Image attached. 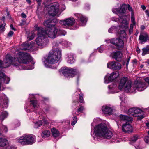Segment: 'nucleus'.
<instances>
[{
  "label": "nucleus",
  "instance_id": "bb28decb",
  "mask_svg": "<svg viewBox=\"0 0 149 149\" xmlns=\"http://www.w3.org/2000/svg\"><path fill=\"white\" fill-rule=\"evenodd\" d=\"M120 118L121 120L128 122H131L132 119L131 117L122 114L120 116Z\"/></svg>",
  "mask_w": 149,
  "mask_h": 149
},
{
  "label": "nucleus",
  "instance_id": "72a5a7b5",
  "mask_svg": "<svg viewBox=\"0 0 149 149\" xmlns=\"http://www.w3.org/2000/svg\"><path fill=\"white\" fill-rule=\"evenodd\" d=\"M77 91L80 92V93L79 94V98L78 100L79 101L80 103H83L84 101V98L83 97V94L82 93V92H81V90L80 89H78Z\"/></svg>",
  "mask_w": 149,
  "mask_h": 149
},
{
  "label": "nucleus",
  "instance_id": "f257e3e1",
  "mask_svg": "<svg viewBox=\"0 0 149 149\" xmlns=\"http://www.w3.org/2000/svg\"><path fill=\"white\" fill-rule=\"evenodd\" d=\"M17 58H12L11 56L8 54L4 60V63L6 65H4V63L2 65V61L0 60V67H2L1 71L3 68L9 67L11 64L17 68L21 67L19 63L27 64L31 59V57L28 53L24 52H19L17 55Z\"/></svg>",
  "mask_w": 149,
  "mask_h": 149
},
{
  "label": "nucleus",
  "instance_id": "5fc2aeb1",
  "mask_svg": "<svg viewBox=\"0 0 149 149\" xmlns=\"http://www.w3.org/2000/svg\"><path fill=\"white\" fill-rule=\"evenodd\" d=\"M14 32L12 31H10L8 34V36L9 37H11L13 35Z\"/></svg>",
  "mask_w": 149,
  "mask_h": 149
},
{
  "label": "nucleus",
  "instance_id": "ea45409f",
  "mask_svg": "<svg viewBox=\"0 0 149 149\" xmlns=\"http://www.w3.org/2000/svg\"><path fill=\"white\" fill-rule=\"evenodd\" d=\"M143 52L142 53V55L144 56L146 54H149L148 49L146 47V48H143L142 49Z\"/></svg>",
  "mask_w": 149,
  "mask_h": 149
},
{
  "label": "nucleus",
  "instance_id": "13d9d810",
  "mask_svg": "<svg viewBox=\"0 0 149 149\" xmlns=\"http://www.w3.org/2000/svg\"><path fill=\"white\" fill-rule=\"evenodd\" d=\"M98 50L99 52H100V53H102L103 52V48H102V47H100V48L98 49Z\"/></svg>",
  "mask_w": 149,
  "mask_h": 149
},
{
  "label": "nucleus",
  "instance_id": "37998d69",
  "mask_svg": "<svg viewBox=\"0 0 149 149\" xmlns=\"http://www.w3.org/2000/svg\"><path fill=\"white\" fill-rule=\"evenodd\" d=\"M35 34L34 33H32L31 34V36L28 37L29 39V40H31L33 39L35 37Z\"/></svg>",
  "mask_w": 149,
  "mask_h": 149
},
{
  "label": "nucleus",
  "instance_id": "8fccbe9b",
  "mask_svg": "<svg viewBox=\"0 0 149 149\" xmlns=\"http://www.w3.org/2000/svg\"><path fill=\"white\" fill-rule=\"evenodd\" d=\"M5 149H15V148L13 146L9 145L6 147Z\"/></svg>",
  "mask_w": 149,
  "mask_h": 149
},
{
  "label": "nucleus",
  "instance_id": "c03bdc74",
  "mask_svg": "<svg viewBox=\"0 0 149 149\" xmlns=\"http://www.w3.org/2000/svg\"><path fill=\"white\" fill-rule=\"evenodd\" d=\"M20 25L21 26H26L27 25V24L26 21L24 20H22V22L20 23Z\"/></svg>",
  "mask_w": 149,
  "mask_h": 149
},
{
  "label": "nucleus",
  "instance_id": "473e14b6",
  "mask_svg": "<svg viewBox=\"0 0 149 149\" xmlns=\"http://www.w3.org/2000/svg\"><path fill=\"white\" fill-rule=\"evenodd\" d=\"M75 61L74 56L72 55L69 56L68 59L67 60V62L69 64H72Z\"/></svg>",
  "mask_w": 149,
  "mask_h": 149
},
{
  "label": "nucleus",
  "instance_id": "dca6fc26",
  "mask_svg": "<svg viewBox=\"0 0 149 149\" xmlns=\"http://www.w3.org/2000/svg\"><path fill=\"white\" fill-rule=\"evenodd\" d=\"M124 86L125 91L127 93H136V89L134 85L131 86V82L130 81H127Z\"/></svg>",
  "mask_w": 149,
  "mask_h": 149
},
{
  "label": "nucleus",
  "instance_id": "09e8293b",
  "mask_svg": "<svg viewBox=\"0 0 149 149\" xmlns=\"http://www.w3.org/2000/svg\"><path fill=\"white\" fill-rule=\"evenodd\" d=\"M133 26L132 25H131L130 26V29L129 31V35H130L131 33H132L133 32Z\"/></svg>",
  "mask_w": 149,
  "mask_h": 149
},
{
  "label": "nucleus",
  "instance_id": "20e7f679",
  "mask_svg": "<svg viewBox=\"0 0 149 149\" xmlns=\"http://www.w3.org/2000/svg\"><path fill=\"white\" fill-rule=\"evenodd\" d=\"M37 38L36 39L37 44L41 48L46 46L48 44L49 40L47 38L44 34L43 28L38 27V28Z\"/></svg>",
  "mask_w": 149,
  "mask_h": 149
},
{
  "label": "nucleus",
  "instance_id": "bf43d9fd",
  "mask_svg": "<svg viewBox=\"0 0 149 149\" xmlns=\"http://www.w3.org/2000/svg\"><path fill=\"white\" fill-rule=\"evenodd\" d=\"M128 10L130 11H132V8L129 5H128Z\"/></svg>",
  "mask_w": 149,
  "mask_h": 149
},
{
  "label": "nucleus",
  "instance_id": "7c9ffc66",
  "mask_svg": "<svg viewBox=\"0 0 149 149\" xmlns=\"http://www.w3.org/2000/svg\"><path fill=\"white\" fill-rule=\"evenodd\" d=\"M52 134L53 136L56 138L59 135V133L58 131L55 128H53L51 129Z\"/></svg>",
  "mask_w": 149,
  "mask_h": 149
},
{
  "label": "nucleus",
  "instance_id": "e2e57ef3",
  "mask_svg": "<svg viewBox=\"0 0 149 149\" xmlns=\"http://www.w3.org/2000/svg\"><path fill=\"white\" fill-rule=\"evenodd\" d=\"M10 27L11 28V29L13 30L14 31H15L16 29H15L13 27V24H11L10 25Z\"/></svg>",
  "mask_w": 149,
  "mask_h": 149
},
{
  "label": "nucleus",
  "instance_id": "aec40b11",
  "mask_svg": "<svg viewBox=\"0 0 149 149\" xmlns=\"http://www.w3.org/2000/svg\"><path fill=\"white\" fill-rule=\"evenodd\" d=\"M122 130L123 131L125 132L130 133L132 131L133 129L130 124L126 123L125 124L123 125Z\"/></svg>",
  "mask_w": 149,
  "mask_h": 149
},
{
  "label": "nucleus",
  "instance_id": "f8f14e48",
  "mask_svg": "<svg viewBox=\"0 0 149 149\" xmlns=\"http://www.w3.org/2000/svg\"><path fill=\"white\" fill-rule=\"evenodd\" d=\"M107 67L114 70H119L121 68V65L119 63L112 61L107 63Z\"/></svg>",
  "mask_w": 149,
  "mask_h": 149
},
{
  "label": "nucleus",
  "instance_id": "864d4df0",
  "mask_svg": "<svg viewBox=\"0 0 149 149\" xmlns=\"http://www.w3.org/2000/svg\"><path fill=\"white\" fill-rule=\"evenodd\" d=\"M15 125V127L19 126L20 125V123L18 121H16L14 123Z\"/></svg>",
  "mask_w": 149,
  "mask_h": 149
},
{
  "label": "nucleus",
  "instance_id": "4be33fe9",
  "mask_svg": "<svg viewBox=\"0 0 149 149\" xmlns=\"http://www.w3.org/2000/svg\"><path fill=\"white\" fill-rule=\"evenodd\" d=\"M75 15L78 19H79L80 24L81 25L83 26L86 25L87 21L86 18L80 14L76 13L75 14Z\"/></svg>",
  "mask_w": 149,
  "mask_h": 149
},
{
  "label": "nucleus",
  "instance_id": "c9c22d12",
  "mask_svg": "<svg viewBox=\"0 0 149 149\" xmlns=\"http://www.w3.org/2000/svg\"><path fill=\"white\" fill-rule=\"evenodd\" d=\"M140 138V136L138 135H136L134 136L131 138V141L130 142L131 144H132V143L135 142L136 141Z\"/></svg>",
  "mask_w": 149,
  "mask_h": 149
},
{
  "label": "nucleus",
  "instance_id": "9d476101",
  "mask_svg": "<svg viewBox=\"0 0 149 149\" xmlns=\"http://www.w3.org/2000/svg\"><path fill=\"white\" fill-rule=\"evenodd\" d=\"M128 113L134 117H138V119L140 120L144 117L143 115L140 116L137 115L139 113L143 114H144V112L140 109L136 107L130 109L128 110Z\"/></svg>",
  "mask_w": 149,
  "mask_h": 149
},
{
  "label": "nucleus",
  "instance_id": "e433bc0d",
  "mask_svg": "<svg viewBox=\"0 0 149 149\" xmlns=\"http://www.w3.org/2000/svg\"><path fill=\"white\" fill-rule=\"evenodd\" d=\"M66 33V32L65 30H60L58 29L57 36L58 35H65Z\"/></svg>",
  "mask_w": 149,
  "mask_h": 149
},
{
  "label": "nucleus",
  "instance_id": "b1692460",
  "mask_svg": "<svg viewBox=\"0 0 149 149\" xmlns=\"http://www.w3.org/2000/svg\"><path fill=\"white\" fill-rule=\"evenodd\" d=\"M102 110L103 113L105 114L110 115L112 114L113 113L112 108L109 106H103L102 108Z\"/></svg>",
  "mask_w": 149,
  "mask_h": 149
},
{
  "label": "nucleus",
  "instance_id": "f704fd0d",
  "mask_svg": "<svg viewBox=\"0 0 149 149\" xmlns=\"http://www.w3.org/2000/svg\"><path fill=\"white\" fill-rule=\"evenodd\" d=\"M50 132L49 130H45L42 132L41 134V136L44 138L49 136L50 135Z\"/></svg>",
  "mask_w": 149,
  "mask_h": 149
},
{
  "label": "nucleus",
  "instance_id": "2eb2a0df",
  "mask_svg": "<svg viewBox=\"0 0 149 149\" xmlns=\"http://www.w3.org/2000/svg\"><path fill=\"white\" fill-rule=\"evenodd\" d=\"M134 86L136 90L139 91H142L146 88L145 83L140 81H135Z\"/></svg>",
  "mask_w": 149,
  "mask_h": 149
},
{
  "label": "nucleus",
  "instance_id": "5701e85b",
  "mask_svg": "<svg viewBox=\"0 0 149 149\" xmlns=\"http://www.w3.org/2000/svg\"><path fill=\"white\" fill-rule=\"evenodd\" d=\"M129 81H128L127 78V77H123L120 80L118 86V88L120 91L124 87L127 82Z\"/></svg>",
  "mask_w": 149,
  "mask_h": 149
},
{
  "label": "nucleus",
  "instance_id": "6e6d98bb",
  "mask_svg": "<svg viewBox=\"0 0 149 149\" xmlns=\"http://www.w3.org/2000/svg\"><path fill=\"white\" fill-rule=\"evenodd\" d=\"M6 12L7 13V17L8 18L10 19L11 18V16L10 15V13L8 10H6Z\"/></svg>",
  "mask_w": 149,
  "mask_h": 149
},
{
  "label": "nucleus",
  "instance_id": "603ef678",
  "mask_svg": "<svg viewBox=\"0 0 149 149\" xmlns=\"http://www.w3.org/2000/svg\"><path fill=\"white\" fill-rule=\"evenodd\" d=\"M2 128L5 132H6L8 131V128L6 126L3 125L2 127Z\"/></svg>",
  "mask_w": 149,
  "mask_h": 149
},
{
  "label": "nucleus",
  "instance_id": "6e6552de",
  "mask_svg": "<svg viewBox=\"0 0 149 149\" xmlns=\"http://www.w3.org/2000/svg\"><path fill=\"white\" fill-rule=\"evenodd\" d=\"M77 72V70L76 69L64 67L63 69L62 73L65 77L69 79L74 77Z\"/></svg>",
  "mask_w": 149,
  "mask_h": 149
},
{
  "label": "nucleus",
  "instance_id": "6ab92c4d",
  "mask_svg": "<svg viewBox=\"0 0 149 149\" xmlns=\"http://www.w3.org/2000/svg\"><path fill=\"white\" fill-rule=\"evenodd\" d=\"M57 20L56 19H53L52 20L48 19L44 22L43 24L46 27L49 28L52 26H55Z\"/></svg>",
  "mask_w": 149,
  "mask_h": 149
},
{
  "label": "nucleus",
  "instance_id": "4468645a",
  "mask_svg": "<svg viewBox=\"0 0 149 149\" xmlns=\"http://www.w3.org/2000/svg\"><path fill=\"white\" fill-rule=\"evenodd\" d=\"M139 43L143 44L149 40V34L146 32H141L139 38Z\"/></svg>",
  "mask_w": 149,
  "mask_h": 149
},
{
  "label": "nucleus",
  "instance_id": "69168bd1",
  "mask_svg": "<svg viewBox=\"0 0 149 149\" xmlns=\"http://www.w3.org/2000/svg\"><path fill=\"white\" fill-rule=\"evenodd\" d=\"M77 122L76 121H74L72 122L71 123V125H74L75 123H76Z\"/></svg>",
  "mask_w": 149,
  "mask_h": 149
},
{
  "label": "nucleus",
  "instance_id": "338daca9",
  "mask_svg": "<svg viewBox=\"0 0 149 149\" xmlns=\"http://www.w3.org/2000/svg\"><path fill=\"white\" fill-rule=\"evenodd\" d=\"M145 12L146 13V15L148 16V17H149V11L148 10H146Z\"/></svg>",
  "mask_w": 149,
  "mask_h": 149
},
{
  "label": "nucleus",
  "instance_id": "1a4fd4ad",
  "mask_svg": "<svg viewBox=\"0 0 149 149\" xmlns=\"http://www.w3.org/2000/svg\"><path fill=\"white\" fill-rule=\"evenodd\" d=\"M43 32H44V34L52 39L55 38L57 36L58 32V28L56 26H52L49 28L47 30L45 31L43 28Z\"/></svg>",
  "mask_w": 149,
  "mask_h": 149
},
{
  "label": "nucleus",
  "instance_id": "39448f33",
  "mask_svg": "<svg viewBox=\"0 0 149 149\" xmlns=\"http://www.w3.org/2000/svg\"><path fill=\"white\" fill-rule=\"evenodd\" d=\"M17 141L23 145H31L35 141V136L31 134H26L17 139Z\"/></svg>",
  "mask_w": 149,
  "mask_h": 149
},
{
  "label": "nucleus",
  "instance_id": "58836bf2",
  "mask_svg": "<svg viewBox=\"0 0 149 149\" xmlns=\"http://www.w3.org/2000/svg\"><path fill=\"white\" fill-rule=\"evenodd\" d=\"M120 36L121 38H125L126 36V33L125 31L121 30L119 33Z\"/></svg>",
  "mask_w": 149,
  "mask_h": 149
},
{
  "label": "nucleus",
  "instance_id": "3c124183",
  "mask_svg": "<svg viewBox=\"0 0 149 149\" xmlns=\"http://www.w3.org/2000/svg\"><path fill=\"white\" fill-rule=\"evenodd\" d=\"M131 19L132 24L133 25H134L135 24V22L134 17L133 16H132L131 17Z\"/></svg>",
  "mask_w": 149,
  "mask_h": 149
},
{
  "label": "nucleus",
  "instance_id": "774afa93",
  "mask_svg": "<svg viewBox=\"0 0 149 149\" xmlns=\"http://www.w3.org/2000/svg\"><path fill=\"white\" fill-rule=\"evenodd\" d=\"M147 127L148 128H149V123L147 122L145 123Z\"/></svg>",
  "mask_w": 149,
  "mask_h": 149
},
{
  "label": "nucleus",
  "instance_id": "680f3d73",
  "mask_svg": "<svg viewBox=\"0 0 149 149\" xmlns=\"http://www.w3.org/2000/svg\"><path fill=\"white\" fill-rule=\"evenodd\" d=\"M66 8L65 6V5H63L62 6V7L61 9V10L62 11H63Z\"/></svg>",
  "mask_w": 149,
  "mask_h": 149
},
{
  "label": "nucleus",
  "instance_id": "4d7b16f0",
  "mask_svg": "<svg viewBox=\"0 0 149 149\" xmlns=\"http://www.w3.org/2000/svg\"><path fill=\"white\" fill-rule=\"evenodd\" d=\"M21 16L22 18H26L27 17L26 15L24 13H21Z\"/></svg>",
  "mask_w": 149,
  "mask_h": 149
},
{
  "label": "nucleus",
  "instance_id": "f03ea898",
  "mask_svg": "<svg viewBox=\"0 0 149 149\" xmlns=\"http://www.w3.org/2000/svg\"><path fill=\"white\" fill-rule=\"evenodd\" d=\"M94 132L96 136L107 139H110L113 135L112 132L104 124L101 123L96 126L94 128Z\"/></svg>",
  "mask_w": 149,
  "mask_h": 149
},
{
  "label": "nucleus",
  "instance_id": "0eeeda50",
  "mask_svg": "<svg viewBox=\"0 0 149 149\" xmlns=\"http://www.w3.org/2000/svg\"><path fill=\"white\" fill-rule=\"evenodd\" d=\"M105 41L107 43H110L114 45L119 50H121L124 47V43L123 41L118 38H114L105 40Z\"/></svg>",
  "mask_w": 149,
  "mask_h": 149
},
{
  "label": "nucleus",
  "instance_id": "423d86ee",
  "mask_svg": "<svg viewBox=\"0 0 149 149\" xmlns=\"http://www.w3.org/2000/svg\"><path fill=\"white\" fill-rule=\"evenodd\" d=\"M59 4L57 2L46 6L44 8V11L50 16H54L58 13L59 10Z\"/></svg>",
  "mask_w": 149,
  "mask_h": 149
},
{
  "label": "nucleus",
  "instance_id": "f3484780",
  "mask_svg": "<svg viewBox=\"0 0 149 149\" xmlns=\"http://www.w3.org/2000/svg\"><path fill=\"white\" fill-rule=\"evenodd\" d=\"M124 16H122L120 17L119 18H117L115 17H113L111 18V19L113 21H114L116 22H119L121 23V27H122L126 28L127 26V23L126 20L123 19V18Z\"/></svg>",
  "mask_w": 149,
  "mask_h": 149
},
{
  "label": "nucleus",
  "instance_id": "ddd939ff",
  "mask_svg": "<svg viewBox=\"0 0 149 149\" xmlns=\"http://www.w3.org/2000/svg\"><path fill=\"white\" fill-rule=\"evenodd\" d=\"M120 5V3L117 4L118 6ZM120 7L118 8H113L112 9V12L115 13H120L122 14H123L126 11V9L127 8V6L125 4H123L122 5L120 4Z\"/></svg>",
  "mask_w": 149,
  "mask_h": 149
},
{
  "label": "nucleus",
  "instance_id": "4c0bfd02",
  "mask_svg": "<svg viewBox=\"0 0 149 149\" xmlns=\"http://www.w3.org/2000/svg\"><path fill=\"white\" fill-rule=\"evenodd\" d=\"M111 74L114 80L117 78L119 75V73L117 72H114L111 73Z\"/></svg>",
  "mask_w": 149,
  "mask_h": 149
},
{
  "label": "nucleus",
  "instance_id": "a18cd8bd",
  "mask_svg": "<svg viewBox=\"0 0 149 149\" xmlns=\"http://www.w3.org/2000/svg\"><path fill=\"white\" fill-rule=\"evenodd\" d=\"M84 109V107L83 106H80V107L78 109L77 111L79 112H82Z\"/></svg>",
  "mask_w": 149,
  "mask_h": 149
},
{
  "label": "nucleus",
  "instance_id": "a211bd4d",
  "mask_svg": "<svg viewBox=\"0 0 149 149\" xmlns=\"http://www.w3.org/2000/svg\"><path fill=\"white\" fill-rule=\"evenodd\" d=\"M1 69L2 67H0V81L1 84H8L10 81V79L9 77L6 76L3 72L1 71Z\"/></svg>",
  "mask_w": 149,
  "mask_h": 149
},
{
  "label": "nucleus",
  "instance_id": "0e129e2a",
  "mask_svg": "<svg viewBox=\"0 0 149 149\" xmlns=\"http://www.w3.org/2000/svg\"><path fill=\"white\" fill-rule=\"evenodd\" d=\"M136 51L138 53H139L140 52V50L139 48L137 47L136 49Z\"/></svg>",
  "mask_w": 149,
  "mask_h": 149
},
{
  "label": "nucleus",
  "instance_id": "c85d7f7f",
  "mask_svg": "<svg viewBox=\"0 0 149 149\" xmlns=\"http://www.w3.org/2000/svg\"><path fill=\"white\" fill-rule=\"evenodd\" d=\"M0 136V147H3L8 143L7 140L4 138L1 137Z\"/></svg>",
  "mask_w": 149,
  "mask_h": 149
},
{
  "label": "nucleus",
  "instance_id": "412c9836",
  "mask_svg": "<svg viewBox=\"0 0 149 149\" xmlns=\"http://www.w3.org/2000/svg\"><path fill=\"white\" fill-rule=\"evenodd\" d=\"M112 57L117 61H120L123 56V54L120 51L113 52L112 54Z\"/></svg>",
  "mask_w": 149,
  "mask_h": 149
},
{
  "label": "nucleus",
  "instance_id": "9b49d317",
  "mask_svg": "<svg viewBox=\"0 0 149 149\" xmlns=\"http://www.w3.org/2000/svg\"><path fill=\"white\" fill-rule=\"evenodd\" d=\"M60 24L66 26H70L74 25L75 23L74 19L72 17L64 20L60 21Z\"/></svg>",
  "mask_w": 149,
  "mask_h": 149
},
{
  "label": "nucleus",
  "instance_id": "052dcab7",
  "mask_svg": "<svg viewBox=\"0 0 149 149\" xmlns=\"http://www.w3.org/2000/svg\"><path fill=\"white\" fill-rule=\"evenodd\" d=\"M36 2L38 3V5L40 6L41 4L42 0H36Z\"/></svg>",
  "mask_w": 149,
  "mask_h": 149
},
{
  "label": "nucleus",
  "instance_id": "cd10ccee",
  "mask_svg": "<svg viewBox=\"0 0 149 149\" xmlns=\"http://www.w3.org/2000/svg\"><path fill=\"white\" fill-rule=\"evenodd\" d=\"M111 73L110 74H107L104 77V82L105 83H108L114 80Z\"/></svg>",
  "mask_w": 149,
  "mask_h": 149
},
{
  "label": "nucleus",
  "instance_id": "a19ab883",
  "mask_svg": "<svg viewBox=\"0 0 149 149\" xmlns=\"http://www.w3.org/2000/svg\"><path fill=\"white\" fill-rule=\"evenodd\" d=\"M116 31V27L113 26L111 27L110 29H109L108 30V31L109 33H114Z\"/></svg>",
  "mask_w": 149,
  "mask_h": 149
},
{
  "label": "nucleus",
  "instance_id": "c756f323",
  "mask_svg": "<svg viewBox=\"0 0 149 149\" xmlns=\"http://www.w3.org/2000/svg\"><path fill=\"white\" fill-rule=\"evenodd\" d=\"M2 99L3 100V107L7 108L8 105V100L7 97L5 95H3Z\"/></svg>",
  "mask_w": 149,
  "mask_h": 149
},
{
  "label": "nucleus",
  "instance_id": "49530a36",
  "mask_svg": "<svg viewBox=\"0 0 149 149\" xmlns=\"http://www.w3.org/2000/svg\"><path fill=\"white\" fill-rule=\"evenodd\" d=\"M145 142L147 143H149V136H146L144 138Z\"/></svg>",
  "mask_w": 149,
  "mask_h": 149
},
{
  "label": "nucleus",
  "instance_id": "a878e982",
  "mask_svg": "<svg viewBox=\"0 0 149 149\" xmlns=\"http://www.w3.org/2000/svg\"><path fill=\"white\" fill-rule=\"evenodd\" d=\"M30 105L31 107H33L35 110H37L39 107V105L37 100H31L30 101Z\"/></svg>",
  "mask_w": 149,
  "mask_h": 149
},
{
  "label": "nucleus",
  "instance_id": "393cba45",
  "mask_svg": "<svg viewBox=\"0 0 149 149\" xmlns=\"http://www.w3.org/2000/svg\"><path fill=\"white\" fill-rule=\"evenodd\" d=\"M48 124V122L46 120L44 119L42 120V121L40 120L35 123L34 124V127L35 128H37L41 125L45 126Z\"/></svg>",
  "mask_w": 149,
  "mask_h": 149
},
{
  "label": "nucleus",
  "instance_id": "7ed1b4c3",
  "mask_svg": "<svg viewBox=\"0 0 149 149\" xmlns=\"http://www.w3.org/2000/svg\"><path fill=\"white\" fill-rule=\"evenodd\" d=\"M61 56V52L58 48H53L48 55L46 61L49 64H55L60 61Z\"/></svg>",
  "mask_w": 149,
  "mask_h": 149
},
{
  "label": "nucleus",
  "instance_id": "2f4dec72",
  "mask_svg": "<svg viewBox=\"0 0 149 149\" xmlns=\"http://www.w3.org/2000/svg\"><path fill=\"white\" fill-rule=\"evenodd\" d=\"M8 115V113L6 111H3L0 115V119L3 121Z\"/></svg>",
  "mask_w": 149,
  "mask_h": 149
},
{
  "label": "nucleus",
  "instance_id": "de8ad7c7",
  "mask_svg": "<svg viewBox=\"0 0 149 149\" xmlns=\"http://www.w3.org/2000/svg\"><path fill=\"white\" fill-rule=\"evenodd\" d=\"M30 45H29V44H27L26 46L25 47H24L22 49L25 50L29 49L31 48V47H30Z\"/></svg>",
  "mask_w": 149,
  "mask_h": 149
},
{
  "label": "nucleus",
  "instance_id": "79ce46f5",
  "mask_svg": "<svg viewBox=\"0 0 149 149\" xmlns=\"http://www.w3.org/2000/svg\"><path fill=\"white\" fill-rule=\"evenodd\" d=\"M5 25L6 24L5 23L0 25V32H2L5 30Z\"/></svg>",
  "mask_w": 149,
  "mask_h": 149
}]
</instances>
